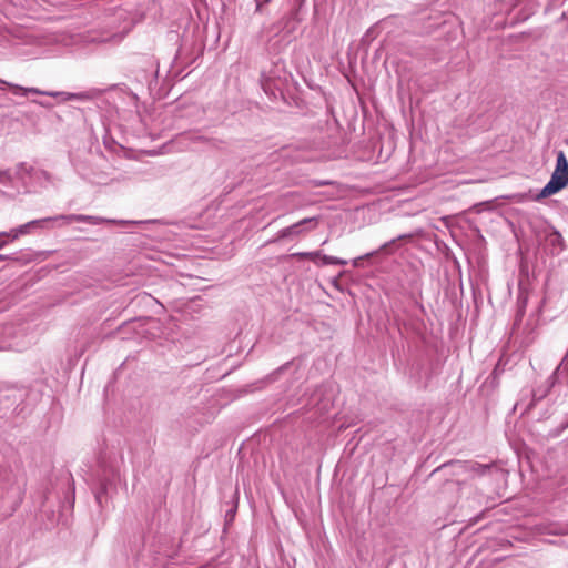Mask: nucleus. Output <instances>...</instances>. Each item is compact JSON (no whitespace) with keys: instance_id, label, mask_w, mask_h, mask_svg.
Wrapping results in <instances>:
<instances>
[{"instance_id":"obj_5","label":"nucleus","mask_w":568,"mask_h":568,"mask_svg":"<svg viewBox=\"0 0 568 568\" xmlns=\"http://www.w3.org/2000/svg\"><path fill=\"white\" fill-rule=\"evenodd\" d=\"M0 83L7 85L16 95H27L28 93L39 94V95H48L49 91L40 90L38 88H27L16 83L7 82L0 79Z\"/></svg>"},{"instance_id":"obj_13","label":"nucleus","mask_w":568,"mask_h":568,"mask_svg":"<svg viewBox=\"0 0 568 568\" xmlns=\"http://www.w3.org/2000/svg\"><path fill=\"white\" fill-rule=\"evenodd\" d=\"M33 103L42 106V108H47V109H51L52 108V104L49 103L48 101H40V100H33L32 101Z\"/></svg>"},{"instance_id":"obj_10","label":"nucleus","mask_w":568,"mask_h":568,"mask_svg":"<svg viewBox=\"0 0 568 568\" xmlns=\"http://www.w3.org/2000/svg\"><path fill=\"white\" fill-rule=\"evenodd\" d=\"M13 182V175L10 170H0V183L10 185Z\"/></svg>"},{"instance_id":"obj_14","label":"nucleus","mask_w":568,"mask_h":568,"mask_svg":"<svg viewBox=\"0 0 568 568\" xmlns=\"http://www.w3.org/2000/svg\"><path fill=\"white\" fill-rule=\"evenodd\" d=\"M373 254H374V253H368V254H366V255H364V256H361V257H358V258H355V260H354V263H353V264H354V266H358V262H359L361 260L366 258V257H369V256H372Z\"/></svg>"},{"instance_id":"obj_9","label":"nucleus","mask_w":568,"mask_h":568,"mask_svg":"<svg viewBox=\"0 0 568 568\" xmlns=\"http://www.w3.org/2000/svg\"><path fill=\"white\" fill-rule=\"evenodd\" d=\"M322 263L324 265H341V266H344L347 264V262L345 260H342V258L335 257V256H329V255H323Z\"/></svg>"},{"instance_id":"obj_15","label":"nucleus","mask_w":568,"mask_h":568,"mask_svg":"<svg viewBox=\"0 0 568 568\" xmlns=\"http://www.w3.org/2000/svg\"><path fill=\"white\" fill-rule=\"evenodd\" d=\"M305 255H306V256H308V257H311V258H314L315 256H318V255H320V253H317V252H316V253H307V254H305Z\"/></svg>"},{"instance_id":"obj_8","label":"nucleus","mask_w":568,"mask_h":568,"mask_svg":"<svg viewBox=\"0 0 568 568\" xmlns=\"http://www.w3.org/2000/svg\"><path fill=\"white\" fill-rule=\"evenodd\" d=\"M547 242L554 246V251H556V253L562 250V236L559 232H550L547 236Z\"/></svg>"},{"instance_id":"obj_11","label":"nucleus","mask_w":568,"mask_h":568,"mask_svg":"<svg viewBox=\"0 0 568 568\" xmlns=\"http://www.w3.org/2000/svg\"><path fill=\"white\" fill-rule=\"evenodd\" d=\"M182 139L194 143L206 141V139L203 135H200L197 133H184L182 135Z\"/></svg>"},{"instance_id":"obj_4","label":"nucleus","mask_w":568,"mask_h":568,"mask_svg":"<svg viewBox=\"0 0 568 568\" xmlns=\"http://www.w3.org/2000/svg\"><path fill=\"white\" fill-rule=\"evenodd\" d=\"M55 221H64L65 223L87 222V223L97 225V224L104 222L105 220L101 219V217H97V216H91V215L69 214V215L53 216V222H55Z\"/></svg>"},{"instance_id":"obj_3","label":"nucleus","mask_w":568,"mask_h":568,"mask_svg":"<svg viewBox=\"0 0 568 568\" xmlns=\"http://www.w3.org/2000/svg\"><path fill=\"white\" fill-rule=\"evenodd\" d=\"M17 179L24 182L27 176H36L38 179L43 178L45 180L49 179V173L45 171H36L33 166L27 164L26 162H20L16 165L14 172Z\"/></svg>"},{"instance_id":"obj_16","label":"nucleus","mask_w":568,"mask_h":568,"mask_svg":"<svg viewBox=\"0 0 568 568\" xmlns=\"http://www.w3.org/2000/svg\"><path fill=\"white\" fill-rule=\"evenodd\" d=\"M97 500L100 503V494L97 495Z\"/></svg>"},{"instance_id":"obj_12","label":"nucleus","mask_w":568,"mask_h":568,"mask_svg":"<svg viewBox=\"0 0 568 568\" xmlns=\"http://www.w3.org/2000/svg\"><path fill=\"white\" fill-rule=\"evenodd\" d=\"M3 233H4L3 237H7L11 241L17 240L20 236L14 229H12L9 232H3Z\"/></svg>"},{"instance_id":"obj_7","label":"nucleus","mask_w":568,"mask_h":568,"mask_svg":"<svg viewBox=\"0 0 568 568\" xmlns=\"http://www.w3.org/2000/svg\"><path fill=\"white\" fill-rule=\"evenodd\" d=\"M48 97L61 98L62 101L79 100L85 101L90 99V95L85 92L70 93L62 91H49Z\"/></svg>"},{"instance_id":"obj_2","label":"nucleus","mask_w":568,"mask_h":568,"mask_svg":"<svg viewBox=\"0 0 568 568\" xmlns=\"http://www.w3.org/2000/svg\"><path fill=\"white\" fill-rule=\"evenodd\" d=\"M306 224L310 225V229H315L317 225V219L316 217L303 219L300 222L281 230L278 233V239H285L288 236L300 234L302 232V226L306 225Z\"/></svg>"},{"instance_id":"obj_6","label":"nucleus","mask_w":568,"mask_h":568,"mask_svg":"<svg viewBox=\"0 0 568 568\" xmlns=\"http://www.w3.org/2000/svg\"><path fill=\"white\" fill-rule=\"evenodd\" d=\"M53 222V217H44V219H39V220H33V221H30L23 225H20L18 227H16L14 230L17 231V233L19 235H24L29 232V230L33 226H39V227H49V225Z\"/></svg>"},{"instance_id":"obj_1","label":"nucleus","mask_w":568,"mask_h":568,"mask_svg":"<svg viewBox=\"0 0 568 568\" xmlns=\"http://www.w3.org/2000/svg\"><path fill=\"white\" fill-rule=\"evenodd\" d=\"M568 184V161L562 151L557 153L556 168L548 183L542 187L537 199L548 197L562 190Z\"/></svg>"}]
</instances>
